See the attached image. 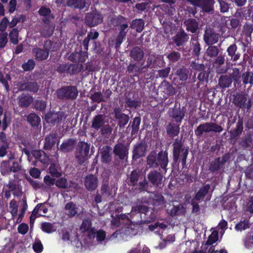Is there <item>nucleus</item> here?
<instances>
[{
    "label": "nucleus",
    "instance_id": "nucleus-26",
    "mask_svg": "<svg viewBox=\"0 0 253 253\" xmlns=\"http://www.w3.org/2000/svg\"><path fill=\"white\" fill-rule=\"evenodd\" d=\"M56 135L54 133L50 134L45 138L43 148L45 150H50L55 145Z\"/></svg>",
    "mask_w": 253,
    "mask_h": 253
},
{
    "label": "nucleus",
    "instance_id": "nucleus-24",
    "mask_svg": "<svg viewBox=\"0 0 253 253\" xmlns=\"http://www.w3.org/2000/svg\"><path fill=\"white\" fill-rule=\"evenodd\" d=\"M91 222L89 219H85L83 220L82 224L80 227V229L83 232L88 231L90 230L89 236L90 237H94L95 234V229L91 228Z\"/></svg>",
    "mask_w": 253,
    "mask_h": 253
},
{
    "label": "nucleus",
    "instance_id": "nucleus-48",
    "mask_svg": "<svg viewBox=\"0 0 253 253\" xmlns=\"http://www.w3.org/2000/svg\"><path fill=\"white\" fill-rule=\"evenodd\" d=\"M10 41L14 44L18 43V31L17 28L13 29L9 34Z\"/></svg>",
    "mask_w": 253,
    "mask_h": 253
},
{
    "label": "nucleus",
    "instance_id": "nucleus-46",
    "mask_svg": "<svg viewBox=\"0 0 253 253\" xmlns=\"http://www.w3.org/2000/svg\"><path fill=\"white\" fill-rule=\"evenodd\" d=\"M191 43L193 46V52L196 55L198 56L200 53L201 47L198 38L197 37L192 38Z\"/></svg>",
    "mask_w": 253,
    "mask_h": 253
},
{
    "label": "nucleus",
    "instance_id": "nucleus-20",
    "mask_svg": "<svg viewBox=\"0 0 253 253\" xmlns=\"http://www.w3.org/2000/svg\"><path fill=\"white\" fill-rule=\"evenodd\" d=\"M243 130V120L239 117V119L236 123V127L232 129L231 128L229 132L231 136L233 138H235L239 136L242 132Z\"/></svg>",
    "mask_w": 253,
    "mask_h": 253
},
{
    "label": "nucleus",
    "instance_id": "nucleus-37",
    "mask_svg": "<svg viewBox=\"0 0 253 253\" xmlns=\"http://www.w3.org/2000/svg\"><path fill=\"white\" fill-rule=\"evenodd\" d=\"M118 19L120 23H122L120 27L119 34H120L121 37L126 36L127 32V31H126V30L128 28V24L126 22V19L122 16H119L118 17Z\"/></svg>",
    "mask_w": 253,
    "mask_h": 253
},
{
    "label": "nucleus",
    "instance_id": "nucleus-11",
    "mask_svg": "<svg viewBox=\"0 0 253 253\" xmlns=\"http://www.w3.org/2000/svg\"><path fill=\"white\" fill-rule=\"evenodd\" d=\"M233 103L237 107L245 109L247 101V95L242 93H236L233 95Z\"/></svg>",
    "mask_w": 253,
    "mask_h": 253
},
{
    "label": "nucleus",
    "instance_id": "nucleus-3",
    "mask_svg": "<svg viewBox=\"0 0 253 253\" xmlns=\"http://www.w3.org/2000/svg\"><path fill=\"white\" fill-rule=\"evenodd\" d=\"M90 146L84 142H80L76 152V158L80 164L84 163L88 158Z\"/></svg>",
    "mask_w": 253,
    "mask_h": 253
},
{
    "label": "nucleus",
    "instance_id": "nucleus-51",
    "mask_svg": "<svg viewBox=\"0 0 253 253\" xmlns=\"http://www.w3.org/2000/svg\"><path fill=\"white\" fill-rule=\"evenodd\" d=\"M49 173L53 176L58 177L61 175L60 172L58 170V167L57 165L52 164L48 169Z\"/></svg>",
    "mask_w": 253,
    "mask_h": 253
},
{
    "label": "nucleus",
    "instance_id": "nucleus-21",
    "mask_svg": "<svg viewBox=\"0 0 253 253\" xmlns=\"http://www.w3.org/2000/svg\"><path fill=\"white\" fill-rule=\"evenodd\" d=\"M64 210L65 214L69 217H74L78 214V208L76 205L73 202L67 203Z\"/></svg>",
    "mask_w": 253,
    "mask_h": 253
},
{
    "label": "nucleus",
    "instance_id": "nucleus-18",
    "mask_svg": "<svg viewBox=\"0 0 253 253\" xmlns=\"http://www.w3.org/2000/svg\"><path fill=\"white\" fill-rule=\"evenodd\" d=\"M17 100L19 106L22 107H28L33 101L32 97L28 94H22L18 96Z\"/></svg>",
    "mask_w": 253,
    "mask_h": 253
},
{
    "label": "nucleus",
    "instance_id": "nucleus-47",
    "mask_svg": "<svg viewBox=\"0 0 253 253\" xmlns=\"http://www.w3.org/2000/svg\"><path fill=\"white\" fill-rule=\"evenodd\" d=\"M68 4L76 8L83 9L85 7L86 2L85 0H69Z\"/></svg>",
    "mask_w": 253,
    "mask_h": 253
},
{
    "label": "nucleus",
    "instance_id": "nucleus-12",
    "mask_svg": "<svg viewBox=\"0 0 253 253\" xmlns=\"http://www.w3.org/2000/svg\"><path fill=\"white\" fill-rule=\"evenodd\" d=\"M149 181L154 185L160 186L162 184L163 176L156 170L151 171L147 176Z\"/></svg>",
    "mask_w": 253,
    "mask_h": 253
},
{
    "label": "nucleus",
    "instance_id": "nucleus-60",
    "mask_svg": "<svg viewBox=\"0 0 253 253\" xmlns=\"http://www.w3.org/2000/svg\"><path fill=\"white\" fill-rule=\"evenodd\" d=\"M220 166V158L216 159L214 161H212L210 164V170L212 171L217 170Z\"/></svg>",
    "mask_w": 253,
    "mask_h": 253
},
{
    "label": "nucleus",
    "instance_id": "nucleus-23",
    "mask_svg": "<svg viewBox=\"0 0 253 253\" xmlns=\"http://www.w3.org/2000/svg\"><path fill=\"white\" fill-rule=\"evenodd\" d=\"M184 25L188 31L192 33L196 32L198 28V23L197 20L193 18H189L184 22Z\"/></svg>",
    "mask_w": 253,
    "mask_h": 253
},
{
    "label": "nucleus",
    "instance_id": "nucleus-8",
    "mask_svg": "<svg viewBox=\"0 0 253 253\" xmlns=\"http://www.w3.org/2000/svg\"><path fill=\"white\" fill-rule=\"evenodd\" d=\"M219 37V34L215 33L212 29L206 27L204 35V40L207 44L210 45L217 42Z\"/></svg>",
    "mask_w": 253,
    "mask_h": 253
},
{
    "label": "nucleus",
    "instance_id": "nucleus-31",
    "mask_svg": "<svg viewBox=\"0 0 253 253\" xmlns=\"http://www.w3.org/2000/svg\"><path fill=\"white\" fill-rule=\"evenodd\" d=\"M167 226L159 222H157L153 224H151L149 226L148 228L150 231H154L158 234H161L163 232V231L166 229Z\"/></svg>",
    "mask_w": 253,
    "mask_h": 253
},
{
    "label": "nucleus",
    "instance_id": "nucleus-55",
    "mask_svg": "<svg viewBox=\"0 0 253 253\" xmlns=\"http://www.w3.org/2000/svg\"><path fill=\"white\" fill-rule=\"evenodd\" d=\"M35 66V61L32 59H30L26 63L23 64L22 67L25 71H29L33 70Z\"/></svg>",
    "mask_w": 253,
    "mask_h": 253
},
{
    "label": "nucleus",
    "instance_id": "nucleus-57",
    "mask_svg": "<svg viewBox=\"0 0 253 253\" xmlns=\"http://www.w3.org/2000/svg\"><path fill=\"white\" fill-rule=\"evenodd\" d=\"M34 209L35 212H38L39 215H42V213H46L48 211L47 208L42 204H38Z\"/></svg>",
    "mask_w": 253,
    "mask_h": 253
},
{
    "label": "nucleus",
    "instance_id": "nucleus-36",
    "mask_svg": "<svg viewBox=\"0 0 253 253\" xmlns=\"http://www.w3.org/2000/svg\"><path fill=\"white\" fill-rule=\"evenodd\" d=\"M144 22L142 19H135L132 21L130 28L135 29L137 32H141L144 29Z\"/></svg>",
    "mask_w": 253,
    "mask_h": 253
},
{
    "label": "nucleus",
    "instance_id": "nucleus-25",
    "mask_svg": "<svg viewBox=\"0 0 253 253\" xmlns=\"http://www.w3.org/2000/svg\"><path fill=\"white\" fill-rule=\"evenodd\" d=\"M77 70V66L75 65L61 64L58 67L57 71L59 73H69L74 74Z\"/></svg>",
    "mask_w": 253,
    "mask_h": 253
},
{
    "label": "nucleus",
    "instance_id": "nucleus-34",
    "mask_svg": "<svg viewBox=\"0 0 253 253\" xmlns=\"http://www.w3.org/2000/svg\"><path fill=\"white\" fill-rule=\"evenodd\" d=\"M213 1L212 0H200L198 6L206 12H210L212 10V7Z\"/></svg>",
    "mask_w": 253,
    "mask_h": 253
},
{
    "label": "nucleus",
    "instance_id": "nucleus-7",
    "mask_svg": "<svg viewBox=\"0 0 253 253\" xmlns=\"http://www.w3.org/2000/svg\"><path fill=\"white\" fill-rule=\"evenodd\" d=\"M102 21V15L96 12L87 13L85 18V23L90 27H94Z\"/></svg>",
    "mask_w": 253,
    "mask_h": 253
},
{
    "label": "nucleus",
    "instance_id": "nucleus-40",
    "mask_svg": "<svg viewBox=\"0 0 253 253\" xmlns=\"http://www.w3.org/2000/svg\"><path fill=\"white\" fill-rule=\"evenodd\" d=\"M42 229L44 232L50 234L56 230V227L54 223L45 222L42 224Z\"/></svg>",
    "mask_w": 253,
    "mask_h": 253
},
{
    "label": "nucleus",
    "instance_id": "nucleus-64",
    "mask_svg": "<svg viewBox=\"0 0 253 253\" xmlns=\"http://www.w3.org/2000/svg\"><path fill=\"white\" fill-rule=\"evenodd\" d=\"M246 211L251 213H253V196L249 197L246 207Z\"/></svg>",
    "mask_w": 253,
    "mask_h": 253
},
{
    "label": "nucleus",
    "instance_id": "nucleus-15",
    "mask_svg": "<svg viewBox=\"0 0 253 253\" xmlns=\"http://www.w3.org/2000/svg\"><path fill=\"white\" fill-rule=\"evenodd\" d=\"M114 153L121 159H124L128 154V148L125 144L119 143L114 148Z\"/></svg>",
    "mask_w": 253,
    "mask_h": 253
},
{
    "label": "nucleus",
    "instance_id": "nucleus-13",
    "mask_svg": "<svg viewBox=\"0 0 253 253\" xmlns=\"http://www.w3.org/2000/svg\"><path fill=\"white\" fill-rule=\"evenodd\" d=\"M185 111L180 108H173L169 110V117L172 118L176 122L181 123L185 116Z\"/></svg>",
    "mask_w": 253,
    "mask_h": 253
},
{
    "label": "nucleus",
    "instance_id": "nucleus-6",
    "mask_svg": "<svg viewBox=\"0 0 253 253\" xmlns=\"http://www.w3.org/2000/svg\"><path fill=\"white\" fill-rule=\"evenodd\" d=\"M173 155L174 160L176 162L179 159L180 153H182V165L183 166L185 165L186 164V159L188 154V149L182 147V144L177 141H176L173 144Z\"/></svg>",
    "mask_w": 253,
    "mask_h": 253
},
{
    "label": "nucleus",
    "instance_id": "nucleus-58",
    "mask_svg": "<svg viewBox=\"0 0 253 253\" xmlns=\"http://www.w3.org/2000/svg\"><path fill=\"white\" fill-rule=\"evenodd\" d=\"M249 223L247 220L241 221L235 226V229L237 231H242L245 230L249 227Z\"/></svg>",
    "mask_w": 253,
    "mask_h": 253
},
{
    "label": "nucleus",
    "instance_id": "nucleus-30",
    "mask_svg": "<svg viewBox=\"0 0 253 253\" xmlns=\"http://www.w3.org/2000/svg\"><path fill=\"white\" fill-rule=\"evenodd\" d=\"M39 86L35 82H29L21 84L19 86L20 90H27L30 91L36 92L39 90Z\"/></svg>",
    "mask_w": 253,
    "mask_h": 253
},
{
    "label": "nucleus",
    "instance_id": "nucleus-39",
    "mask_svg": "<svg viewBox=\"0 0 253 253\" xmlns=\"http://www.w3.org/2000/svg\"><path fill=\"white\" fill-rule=\"evenodd\" d=\"M27 121L32 126H37L40 124L41 119L36 114L31 113L28 115Z\"/></svg>",
    "mask_w": 253,
    "mask_h": 253
},
{
    "label": "nucleus",
    "instance_id": "nucleus-9",
    "mask_svg": "<svg viewBox=\"0 0 253 253\" xmlns=\"http://www.w3.org/2000/svg\"><path fill=\"white\" fill-rule=\"evenodd\" d=\"M98 184V178L96 176L89 174L87 175L84 180V185L87 190L93 191L96 189Z\"/></svg>",
    "mask_w": 253,
    "mask_h": 253
},
{
    "label": "nucleus",
    "instance_id": "nucleus-29",
    "mask_svg": "<svg viewBox=\"0 0 253 253\" xmlns=\"http://www.w3.org/2000/svg\"><path fill=\"white\" fill-rule=\"evenodd\" d=\"M130 56L135 61H141L144 57V53L139 47H135L131 50Z\"/></svg>",
    "mask_w": 253,
    "mask_h": 253
},
{
    "label": "nucleus",
    "instance_id": "nucleus-2",
    "mask_svg": "<svg viewBox=\"0 0 253 253\" xmlns=\"http://www.w3.org/2000/svg\"><path fill=\"white\" fill-rule=\"evenodd\" d=\"M55 44L54 42L50 41H46L44 43V49L38 47L33 48L32 52L35 59L39 61L46 60L48 57L49 51H54L56 50L55 47Z\"/></svg>",
    "mask_w": 253,
    "mask_h": 253
},
{
    "label": "nucleus",
    "instance_id": "nucleus-56",
    "mask_svg": "<svg viewBox=\"0 0 253 253\" xmlns=\"http://www.w3.org/2000/svg\"><path fill=\"white\" fill-rule=\"evenodd\" d=\"M218 240V232L216 231H213L209 237L206 242V245H211L214 243Z\"/></svg>",
    "mask_w": 253,
    "mask_h": 253
},
{
    "label": "nucleus",
    "instance_id": "nucleus-45",
    "mask_svg": "<svg viewBox=\"0 0 253 253\" xmlns=\"http://www.w3.org/2000/svg\"><path fill=\"white\" fill-rule=\"evenodd\" d=\"M33 156L43 163H46V158L43 151L41 150H34L32 152Z\"/></svg>",
    "mask_w": 253,
    "mask_h": 253
},
{
    "label": "nucleus",
    "instance_id": "nucleus-41",
    "mask_svg": "<svg viewBox=\"0 0 253 253\" xmlns=\"http://www.w3.org/2000/svg\"><path fill=\"white\" fill-rule=\"evenodd\" d=\"M210 188V186L209 185H206L201 188L196 194L195 199L198 201L202 200L205 195L208 193Z\"/></svg>",
    "mask_w": 253,
    "mask_h": 253
},
{
    "label": "nucleus",
    "instance_id": "nucleus-43",
    "mask_svg": "<svg viewBox=\"0 0 253 253\" xmlns=\"http://www.w3.org/2000/svg\"><path fill=\"white\" fill-rule=\"evenodd\" d=\"M243 241L246 248L248 249L252 248L253 246V231L248 232Z\"/></svg>",
    "mask_w": 253,
    "mask_h": 253
},
{
    "label": "nucleus",
    "instance_id": "nucleus-44",
    "mask_svg": "<svg viewBox=\"0 0 253 253\" xmlns=\"http://www.w3.org/2000/svg\"><path fill=\"white\" fill-rule=\"evenodd\" d=\"M54 29V28L52 26L45 24L41 30V34L44 37H50L53 34Z\"/></svg>",
    "mask_w": 253,
    "mask_h": 253
},
{
    "label": "nucleus",
    "instance_id": "nucleus-32",
    "mask_svg": "<svg viewBox=\"0 0 253 253\" xmlns=\"http://www.w3.org/2000/svg\"><path fill=\"white\" fill-rule=\"evenodd\" d=\"M75 142L72 139L64 142L60 145V150L64 152H68L72 151L75 147Z\"/></svg>",
    "mask_w": 253,
    "mask_h": 253
},
{
    "label": "nucleus",
    "instance_id": "nucleus-49",
    "mask_svg": "<svg viewBox=\"0 0 253 253\" xmlns=\"http://www.w3.org/2000/svg\"><path fill=\"white\" fill-rule=\"evenodd\" d=\"M243 34L248 37H251L253 32V25L246 23L243 26Z\"/></svg>",
    "mask_w": 253,
    "mask_h": 253
},
{
    "label": "nucleus",
    "instance_id": "nucleus-4",
    "mask_svg": "<svg viewBox=\"0 0 253 253\" xmlns=\"http://www.w3.org/2000/svg\"><path fill=\"white\" fill-rule=\"evenodd\" d=\"M57 96L61 99H74L78 95V91L75 86L61 87L57 91Z\"/></svg>",
    "mask_w": 253,
    "mask_h": 253
},
{
    "label": "nucleus",
    "instance_id": "nucleus-28",
    "mask_svg": "<svg viewBox=\"0 0 253 253\" xmlns=\"http://www.w3.org/2000/svg\"><path fill=\"white\" fill-rule=\"evenodd\" d=\"M167 132L170 137L177 136L179 133L180 128L178 125L170 123L166 127Z\"/></svg>",
    "mask_w": 253,
    "mask_h": 253
},
{
    "label": "nucleus",
    "instance_id": "nucleus-63",
    "mask_svg": "<svg viewBox=\"0 0 253 253\" xmlns=\"http://www.w3.org/2000/svg\"><path fill=\"white\" fill-rule=\"evenodd\" d=\"M139 174L136 170H133L130 175V181L132 185H135L137 184Z\"/></svg>",
    "mask_w": 253,
    "mask_h": 253
},
{
    "label": "nucleus",
    "instance_id": "nucleus-38",
    "mask_svg": "<svg viewBox=\"0 0 253 253\" xmlns=\"http://www.w3.org/2000/svg\"><path fill=\"white\" fill-rule=\"evenodd\" d=\"M186 212L185 209L182 204H178L177 206H174L169 211L171 216L184 214Z\"/></svg>",
    "mask_w": 253,
    "mask_h": 253
},
{
    "label": "nucleus",
    "instance_id": "nucleus-14",
    "mask_svg": "<svg viewBox=\"0 0 253 253\" xmlns=\"http://www.w3.org/2000/svg\"><path fill=\"white\" fill-rule=\"evenodd\" d=\"M189 39L188 35L183 30L178 32L172 38L173 41L177 46H180L188 41Z\"/></svg>",
    "mask_w": 253,
    "mask_h": 253
},
{
    "label": "nucleus",
    "instance_id": "nucleus-54",
    "mask_svg": "<svg viewBox=\"0 0 253 253\" xmlns=\"http://www.w3.org/2000/svg\"><path fill=\"white\" fill-rule=\"evenodd\" d=\"M219 49L217 46H209L207 50V53L208 55L211 57H214L217 56L219 53Z\"/></svg>",
    "mask_w": 253,
    "mask_h": 253
},
{
    "label": "nucleus",
    "instance_id": "nucleus-52",
    "mask_svg": "<svg viewBox=\"0 0 253 253\" xmlns=\"http://www.w3.org/2000/svg\"><path fill=\"white\" fill-rule=\"evenodd\" d=\"M90 98L92 101L96 103H100L102 101H105L102 94L100 92H94L91 96Z\"/></svg>",
    "mask_w": 253,
    "mask_h": 253
},
{
    "label": "nucleus",
    "instance_id": "nucleus-10",
    "mask_svg": "<svg viewBox=\"0 0 253 253\" xmlns=\"http://www.w3.org/2000/svg\"><path fill=\"white\" fill-rule=\"evenodd\" d=\"M65 118V114L63 112H49L45 115L47 122L51 123H58Z\"/></svg>",
    "mask_w": 253,
    "mask_h": 253
},
{
    "label": "nucleus",
    "instance_id": "nucleus-50",
    "mask_svg": "<svg viewBox=\"0 0 253 253\" xmlns=\"http://www.w3.org/2000/svg\"><path fill=\"white\" fill-rule=\"evenodd\" d=\"M113 125H109V124L104 125L100 128L101 133L103 135L108 136L110 135L112 132Z\"/></svg>",
    "mask_w": 253,
    "mask_h": 253
},
{
    "label": "nucleus",
    "instance_id": "nucleus-1",
    "mask_svg": "<svg viewBox=\"0 0 253 253\" xmlns=\"http://www.w3.org/2000/svg\"><path fill=\"white\" fill-rule=\"evenodd\" d=\"M168 152L160 151L157 155L155 151L151 152L147 158V165L149 168H157L160 166L163 169H166L169 163Z\"/></svg>",
    "mask_w": 253,
    "mask_h": 253
},
{
    "label": "nucleus",
    "instance_id": "nucleus-33",
    "mask_svg": "<svg viewBox=\"0 0 253 253\" xmlns=\"http://www.w3.org/2000/svg\"><path fill=\"white\" fill-rule=\"evenodd\" d=\"M134 230L129 227L122 229L120 230L116 231L111 236V239H114L117 237L118 234H124L126 236H131L136 234V232H134Z\"/></svg>",
    "mask_w": 253,
    "mask_h": 253
},
{
    "label": "nucleus",
    "instance_id": "nucleus-42",
    "mask_svg": "<svg viewBox=\"0 0 253 253\" xmlns=\"http://www.w3.org/2000/svg\"><path fill=\"white\" fill-rule=\"evenodd\" d=\"M140 122L141 120L140 118L135 117L134 118L131 125L132 130L131 132V135L132 136H135L137 134L139 129Z\"/></svg>",
    "mask_w": 253,
    "mask_h": 253
},
{
    "label": "nucleus",
    "instance_id": "nucleus-17",
    "mask_svg": "<svg viewBox=\"0 0 253 253\" xmlns=\"http://www.w3.org/2000/svg\"><path fill=\"white\" fill-rule=\"evenodd\" d=\"M105 116L103 115H97L92 119L91 126L95 130L100 129L106 123Z\"/></svg>",
    "mask_w": 253,
    "mask_h": 253
},
{
    "label": "nucleus",
    "instance_id": "nucleus-59",
    "mask_svg": "<svg viewBox=\"0 0 253 253\" xmlns=\"http://www.w3.org/2000/svg\"><path fill=\"white\" fill-rule=\"evenodd\" d=\"M153 204L155 205H161L164 204V198L160 194H156L153 198Z\"/></svg>",
    "mask_w": 253,
    "mask_h": 253
},
{
    "label": "nucleus",
    "instance_id": "nucleus-16",
    "mask_svg": "<svg viewBox=\"0 0 253 253\" xmlns=\"http://www.w3.org/2000/svg\"><path fill=\"white\" fill-rule=\"evenodd\" d=\"M146 145L144 143L141 142L135 145L133 151V157L135 159L143 157L145 155Z\"/></svg>",
    "mask_w": 253,
    "mask_h": 253
},
{
    "label": "nucleus",
    "instance_id": "nucleus-61",
    "mask_svg": "<svg viewBox=\"0 0 253 253\" xmlns=\"http://www.w3.org/2000/svg\"><path fill=\"white\" fill-rule=\"evenodd\" d=\"M180 54L176 51L171 52L167 55V58L173 62L177 61L180 58Z\"/></svg>",
    "mask_w": 253,
    "mask_h": 253
},
{
    "label": "nucleus",
    "instance_id": "nucleus-62",
    "mask_svg": "<svg viewBox=\"0 0 253 253\" xmlns=\"http://www.w3.org/2000/svg\"><path fill=\"white\" fill-rule=\"evenodd\" d=\"M9 205V209L12 217H13L16 216L17 215L18 211V205H17L16 202L14 200H12L10 202Z\"/></svg>",
    "mask_w": 253,
    "mask_h": 253
},
{
    "label": "nucleus",
    "instance_id": "nucleus-27",
    "mask_svg": "<svg viewBox=\"0 0 253 253\" xmlns=\"http://www.w3.org/2000/svg\"><path fill=\"white\" fill-rule=\"evenodd\" d=\"M146 69L143 63H133L130 64L127 67V71L129 73L140 74L143 72V70Z\"/></svg>",
    "mask_w": 253,
    "mask_h": 253
},
{
    "label": "nucleus",
    "instance_id": "nucleus-19",
    "mask_svg": "<svg viewBox=\"0 0 253 253\" xmlns=\"http://www.w3.org/2000/svg\"><path fill=\"white\" fill-rule=\"evenodd\" d=\"M112 149L108 146H104L100 150L101 161L103 163H109L111 160Z\"/></svg>",
    "mask_w": 253,
    "mask_h": 253
},
{
    "label": "nucleus",
    "instance_id": "nucleus-35",
    "mask_svg": "<svg viewBox=\"0 0 253 253\" xmlns=\"http://www.w3.org/2000/svg\"><path fill=\"white\" fill-rule=\"evenodd\" d=\"M237 47L235 43L230 45L227 49L228 54L231 57V59L233 61H236L239 59L240 57V54L236 53Z\"/></svg>",
    "mask_w": 253,
    "mask_h": 253
},
{
    "label": "nucleus",
    "instance_id": "nucleus-5",
    "mask_svg": "<svg viewBox=\"0 0 253 253\" xmlns=\"http://www.w3.org/2000/svg\"><path fill=\"white\" fill-rule=\"evenodd\" d=\"M221 130L220 126L212 123H206L200 125L195 130V134L200 137L204 132H209L211 131L219 132Z\"/></svg>",
    "mask_w": 253,
    "mask_h": 253
},
{
    "label": "nucleus",
    "instance_id": "nucleus-53",
    "mask_svg": "<svg viewBox=\"0 0 253 253\" xmlns=\"http://www.w3.org/2000/svg\"><path fill=\"white\" fill-rule=\"evenodd\" d=\"M101 191L102 195L105 198H108L112 195V189L106 184L102 186Z\"/></svg>",
    "mask_w": 253,
    "mask_h": 253
},
{
    "label": "nucleus",
    "instance_id": "nucleus-22",
    "mask_svg": "<svg viewBox=\"0 0 253 253\" xmlns=\"http://www.w3.org/2000/svg\"><path fill=\"white\" fill-rule=\"evenodd\" d=\"M253 142V139L250 132H247L241 138L239 141V145L243 149H247L251 147Z\"/></svg>",
    "mask_w": 253,
    "mask_h": 253
}]
</instances>
